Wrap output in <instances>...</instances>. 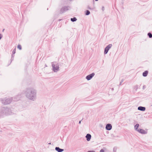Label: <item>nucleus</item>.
Instances as JSON below:
<instances>
[{
	"instance_id": "obj_1",
	"label": "nucleus",
	"mask_w": 152,
	"mask_h": 152,
	"mask_svg": "<svg viewBox=\"0 0 152 152\" xmlns=\"http://www.w3.org/2000/svg\"><path fill=\"white\" fill-rule=\"evenodd\" d=\"M112 45L110 44L108 45L105 48L104 50V53L106 54L107 53L109 49L111 47Z\"/></svg>"
},
{
	"instance_id": "obj_2",
	"label": "nucleus",
	"mask_w": 152,
	"mask_h": 152,
	"mask_svg": "<svg viewBox=\"0 0 152 152\" xmlns=\"http://www.w3.org/2000/svg\"><path fill=\"white\" fill-rule=\"evenodd\" d=\"M52 66L53 71L55 72H56L59 68L58 66L57 65H55L53 64L52 65Z\"/></svg>"
},
{
	"instance_id": "obj_3",
	"label": "nucleus",
	"mask_w": 152,
	"mask_h": 152,
	"mask_svg": "<svg viewBox=\"0 0 152 152\" xmlns=\"http://www.w3.org/2000/svg\"><path fill=\"white\" fill-rule=\"evenodd\" d=\"M94 75V74L93 73L90 75H88L86 77V78L88 80H90Z\"/></svg>"
},
{
	"instance_id": "obj_4",
	"label": "nucleus",
	"mask_w": 152,
	"mask_h": 152,
	"mask_svg": "<svg viewBox=\"0 0 152 152\" xmlns=\"http://www.w3.org/2000/svg\"><path fill=\"white\" fill-rule=\"evenodd\" d=\"M112 126L110 124H107L106 127V128L107 130H110L112 129Z\"/></svg>"
},
{
	"instance_id": "obj_5",
	"label": "nucleus",
	"mask_w": 152,
	"mask_h": 152,
	"mask_svg": "<svg viewBox=\"0 0 152 152\" xmlns=\"http://www.w3.org/2000/svg\"><path fill=\"white\" fill-rule=\"evenodd\" d=\"M139 132L142 134H146L147 132L145 130L142 129H139L137 130Z\"/></svg>"
},
{
	"instance_id": "obj_6",
	"label": "nucleus",
	"mask_w": 152,
	"mask_h": 152,
	"mask_svg": "<svg viewBox=\"0 0 152 152\" xmlns=\"http://www.w3.org/2000/svg\"><path fill=\"white\" fill-rule=\"evenodd\" d=\"M86 137V138L87 140L89 141L91 139V136L90 134H87Z\"/></svg>"
},
{
	"instance_id": "obj_7",
	"label": "nucleus",
	"mask_w": 152,
	"mask_h": 152,
	"mask_svg": "<svg viewBox=\"0 0 152 152\" xmlns=\"http://www.w3.org/2000/svg\"><path fill=\"white\" fill-rule=\"evenodd\" d=\"M55 149L58 152H61L64 151L63 149H60L59 148L57 147Z\"/></svg>"
},
{
	"instance_id": "obj_8",
	"label": "nucleus",
	"mask_w": 152,
	"mask_h": 152,
	"mask_svg": "<svg viewBox=\"0 0 152 152\" xmlns=\"http://www.w3.org/2000/svg\"><path fill=\"white\" fill-rule=\"evenodd\" d=\"M138 109L139 110L144 111L145 110V107L140 106L138 107Z\"/></svg>"
},
{
	"instance_id": "obj_9",
	"label": "nucleus",
	"mask_w": 152,
	"mask_h": 152,
	"mask_svg": "<svg viewBox=\"0 0 152 152\" xmlns=\"http://www.w3.org/2000/svg\"><path fill=\"white\" fill-rule=\"evenodd\" d=\"M148 72L147 71H145L143 73V76L144 77H146L147 76L148 74Z\"/></svg>"
},
{
	"instance_id": "obj_10",
	"label": "nucleus",
	"mask_w": 152,
	"mask_h": 152,
	"mask_svg": "<svg viewBox=\"0 0 152 152\" xmlns=\"http://www.w3.org/2000/svg\"><path fill=\"white\" fill-rule=\"evenodd\" d=\"M139 124H136L135 126H134V129H136V130H137L138 129V128L139 127Z\"/></svg>"
},
{
	"instance_id": "obj_11",
	"label": "nucleus",
	"mask_w": 152,
	"mask_h": 152,
	"mask_svg": "<svg viewBox=\"0 0 152 152\" xmlns=\"http://www.w3.org/2000/svg\"><path fill=\"white\" fill-rule=\"evenodd\" d=\"M71 20L72 21L74 22L76 21L77 20V19L75 18H71Z\"/></svg>"
},
{
	"instance_id": "obj_12",
	"label": "nucleus",
	"mask_w": 152,
	"mask_h": 152,
	"mask_svg": "<svg viewBox=\"0 0 152 152\" xmlns=\"http://www.w3.org/2000/svg\"><path fill=\"white\" fill-rule=\"evenodd\" d=\"M18 48L19 50H21L22 48L21 46L20 45H18Z\"/></svg>"
},
{
	"instance_id": "obj_13",
	"label": "nucleus",
	"mask_w": 152,
	"mask_h": 152,
	"mask_svg": "<svg viewBox=\"0 0 152 152\" xmlns=\"http://www.w3.org/2000/svg\"><path fill=\"white\" fill-rule=\"evenodd\" d=\"M148 35L150 38L152 37V34L150 33H148Z\"/></svg>"
},
{
	"instance_id": "obj_14",
	"label": "nucleus",
	"mask_w": 152,
	"mask_h": 152,
	"mask_svg": "<svg viewBox=\"0 0 152 152\" xmlns=\"http://www.w3.org/2000/svg\"><path fill=\"white\" fill-rule=\"evenodd\" d=\"M90 13V12L88 10H87V11H86V15H88Z\"/></svg>"
},
{
	"instance_id": "obj_15",
	"label": "nucleus",
	"mask_w": 152,
	"mask_h": 152,
	"mask_svg": "<svg viewBox=\"0 0 152 152\" xmlns=\"http://www.w3.org/2000/svg\"><path fill=\"white\" fill-rule=\"evenodd\" d=\"M16 52V48H15L14 50L12 51V53L13 54H14Z\"/></svg>"
},
{
	"instance_id": "obj_16",
	"label": "nucleus",
	"mask_w": 152,
	"mask_h": 152,
	"mask_svg": "<svg viewBox=\"0 0 152 152\" xmlns=\"http://www.w3.org/2000/svg\"><path fill=\"white\" fill-rule=\"evenodd\" d=\"M104 151L103 149H101L100 151V152H104Z\"/></svg>"
},
{
	"instance_id": "obj_17",
	"label": "nucleus",
	"mask_w": 152,
	"mask_h": 152,
	"mask_svg": "<svg viewBox=\"0 0 152 152\" xmlns=\"http://www.w3.org/2000/svg\"><path fill=\"white\" fill-rule=\"evenodd\" d=\"M87 152H94L93 151H88Z\"/></svg>"
},
{
	"instance_id": "obj_18",
	"label": "nucleus",
	"mask_w": 152,
	"mask_h": 152,
	"mask_svg": "<svg viewBox=\"0 0 152 152\" xmlns=\"http://www.w3.org/2000/svg\"><path fill=\"white\" fill-rule=\"evenodd\" d=\"M80 123H81V121H79V124H80Z\"/></svg>"
},
{
	"instance_id": "obj_19",
	"label": "nucleus",
	"mask_w": 152,
	"mask_h": 152,
	"mask_svg": "<svg viewBox=\"0 0 152 152\" xmlns=\"http://www.w3.org/2000/svg\"><path fill=\"white\" fill-rule=\"evenodd\" d=\"M1 37L0 36V39H1Z\"/></svg>"
},
{
	"instance_id": "obj_20",
	"label": "nucleus",
	"mask_w": 152,
	"mask_h": 152,
	"mask_svg": "<svg viewBox=\"0 0 152 152\" xmlns=\"http://www.w3.org/2000/svg\"><path fill=\"white\" fill-rule=\"evenodd\" d=\"M98 0H95V1H98Z\"/></svg>"
}]
</instances>
